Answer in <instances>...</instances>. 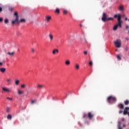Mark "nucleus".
Returning <instances> with one entry per match:
<instances>
[{"label":"nucleus","instance_id":"1","mask_svg":"<svg viewBox=\"0 0 129 129\" xmlns=\"http://www.w3.org/2000/svg\"><path fill=\"white\" fill-rule=\"evenodd\" d=\"M83 118H89V119H92L94 117V114L91 112H89L88 114L84 113L83 115Z\"/></svg>","mask_w":129,"mask_h":129},{"label":"nucleus","instance_id":"2","mask_svg":"<svg viewBox=\"0 0 129 129\" xmlns=\"http://www.w3.org/2000/svg\"><path fill=\"white\" fill-rule=\"evenodd\" d=\"M14 16L16 17V19L15 20L12 21V25H16V24H18L19 23V16L18 15V12H15L14 14Z\"/></svg>","mask_w":129,"mask_h":129},{"label":"nucleus","instance_id":"3","mask_svg":"<svg viewBox=\"0 0 129 129\" xmlns=\"http://www.w3.org/2000/svg\"><path fill=\"white\" fill-rule=\"evenodd\" d=\"M114 44L115 46L117 47V48H120V46H121V41L120 39H117L114 42Z\"/></svg>","mask_w":129,"mask_h":129},{"label":"nucleus","instance_id":"4","mask_svg":"<svg viewBox=\"0 0 129 129\" xmlns=\"http://www.w3.org/2000/svg\"><path fill=\"white\" fill-rule=\"evenodd\" d=\"M112 100V101H116V98L112 96H110L107 98V102L109 103H110V101Z\"/></svg>","mask_w":129,"mask_h":129},{"label":"nucleus","instance_id":"5","mask_svg":"<svg viewBox=\"0 0 129 129\" xmlns=\"http://www.w3.org/2000/svg\"><path fill=\"white\" fill-rule=\"evenodd\" d=\"M107 20V14H106V13H104L103 14V16L102 17V21H103V22H105Z\"/></svg>","mask_w":129,"mask_h":129},{"label":"nucleus","instance_id":"6","mask_svg":"<svg viewBox=\"0 0 129 129\" xmlns=\"http://www.w3.org/2000/svg\"><path fill=\"white\" fill-rule=\"evenodd\" d=\"M114 18H115V19L117 18L118 22H122L121 21V16H120V15H115L114 16Z\"/></svg>","mask_w":129,"mask_h":129},{"label":"nucleus","instance_id":"7","mask_svg":"<svg viewBox=\"0 0 129 129\" xmlns=\"http://www.w3.org/2000/svg\"><path fill=\"white\" fill-rule=\"evenodd\" d=\"M117 107L120 108V109H123L124 108V106L123 105V104H119L117 105Z\"/></svg>","mask_w":129,"mask_h":129},{"label":"nucleus","instance_id":"8","mask_svg":"<svg viewBox=\"0 0 129 129\" xmlns=\"http://www.w3.org/2000/svg\"><path fill=\"white\" fill-rule=\"evenodd\" d=\"M58 53H59V50H58L57 49H54L52 50L53 55H55V54H58Z\"/></svg>","mask_w":129,"mask_h":129},{"label":"nucleus","instance_id":"9","mask_svg":"<svg viewBox=\"0 0 129 129\" xmlns=\"http://www.w3.org/2000/svg\"><path fill=\"white\" fill-rule=\"evenodd\" d=\"M7 82L9 85H11L12 84L13 81L11 78H8L7 79Z\"/></svg>","mask_w":129,"mask_h":129},{"label":"nucleus","instance_id":"10","mask_svg":"<svg viewBox=\"0 0 129 129\" xmlns=\"http://www.w3.org/2000/svg\"><path fill=\"white\" fill-rule=\"evenodd\" d=\"M51 19H52V17L51 16H46L45 17V20L47 21V23H49V22L50 21Z\"/></svg>","mask_w":129,"mask_h":129},{"label":"nucleus","instance_id":"11","mask_svg":"<svg viewBox=\"0 0 129 129\" xmlns=\"http://www.w3.org/2000/svg\"><path fill=\"white\" fill-rule=\"evenodd\" d=\"M48 37L49 38L50 41H53L54 36H53V34H52V33H50L48 35Z\"/></svg>","mask_w":129,"mask_h":129},{"label":"nucleus","instance_id":"12","mask_svg":"<svg viewBox=\"0 0 129 129\" xmlns=\"http://www.w3.org/2000/svg\"><path fill=\"white\" fill-rule=\"evenodd\" d=\"M121 121H119L118 122V129H122V127H121Z\"/></svg>","mask_w":129,"mask_h":129},{"label":"nucleus","instance_id":"13","mask_svg":"<svg viewBox=\"0 0 129 129\" xmlns=\"http://www.w3.org/2000/svg\"><path fill=\"white\" fill-rule=\"evenodd\" d=\"M3 91H5V92H11L10 89L7 88H2Z\"/></svg>","mask_w":129,"mask_h":129},{"label":"nucleus","instance_id":"14","mask_svg":"<svg viewBox=\"0 0 129 129\" xmlns=\"http://www.w3.org/2000/svg\"><path fill=\"white\" fill-rule=\"evenodd\" d=\"M36 87L37 89H42V88L43 87V85L38 84Z\"/></svg>","mask_w":129,"mask_h":129},{"label":"nucleus","instance_id":"15","mask_svg":"<svg viewBox=\"0 0 129 129\" xmlns=\"http://www.w3.org/2000/svg\"><path fill=\"white\" fill-rule=\"evenodd\" d=\"M0 71L2 73H5V72H6V68H1L0 69Z\"/></svg>","mask_w":129,"mask_h":129},{"label":"nucleus","instance_id":"16","mask_svg":"<svg viewBox=\"0 0 129 129\" xmlns=\"http://www.w3.org/2000/svg\"><path fill=\"white\" fill-rule=\"evenodd\" d=\"M65 64L67 66H69V65H70V60H66Z\"/></svg>","mask_w":129,"mask_h":129},{"label":"nucleus","instance_id":"17","mask_svg":"<svg viewBox=\"0 0 129 129\" xmlns=\"http://www.w3.org/2000/svg\"><path fill=\"white\" fill-rule=\"evenodd\" d=\"M119 11H121V12H123V11H124V8L123 7V6H120L119 7Z\"/></svg>","mask_w":129,"mask_h":129},{"label":"nucleus","instance_id":"18","mask_svg":"<svg viewBox=\"0 0 129 129\" xmlns=\"http://www.w3.org/2000/svg\"><path fill=\"white\" fill-rule=\"evenodd\" d=\"M12 116L10 114H9L7 115V119H9V120H12Z\"/></svg>","mask_w":129,"mask_h":129},{"label":"nucleus","instance_id":"19","mask_svg":"<svg viewBox=\"0 0 129 129\" xmlns=\"http://www.w3.org/2000/svg\"><path fill=\"white\" fill-rule=\"evenodd\" d=\"M75 68H76V69H77V70H79V68H80L79 66V64L76 63V65L75 66Z\"/></svg>","mask_w":129,"mask_h":129},{"label":"nucleus","instance_id":"20","mask_svg":"<svg viewBox=\"0 0 129 129\" xmlns=\"http://www.w3.org/2000/svg\"><path fill=\"white\" fill-rule=\"evenodd\" d=\"M7 54L8 55H10V56H13L15 55V52H8Z\"/></svg>","mask_w":129,"mask_h":129},{"label":"nucleus","instance_id":"21","mask_svg":"<svg viewBox=\"0 0 129 129\" xmlns=\"http://www.w3.org/2000/svg\"><path fill=\"white\" fill-rule=\"evenodd\" d=\"M121 23H122V22H118V23L116 24V25L118 27H119V28H121Z\"/></svg>","mask_w":129,"mask_h":129},{"label":"nucleus","instance_id":"22","mask_svg":"<svg viewBox=\"0 0 129 129\" xmlns=\"http://www.w3.org/2000/svg\"><path fill=\"white\" fill-rule=\"evenodd\" d=\"M11 112V108L7 107L6 108V112L9 113V112Z\"/></svg>","mask_w":129,"mask_h":129},{"label":"nucleus","instance_id":"23","mask_svg":"<svg viewBox=\"0 0 129 129\" xmlns=\"http://www.w3.org/2000/svg\"><path fill=\"white\" fill-rule=\"evenodd\" d=\"M24 93H25V92L22 91L20 90H18V94H19V95H21V94H24Z\"/></svg>","mask_w":129,"mask_h":129},{"label":"nucleus","instance_id":"24","mask_svg":"<svg viewBox=\"0 0 129 129\" xmlns=\"http://www.w3.org/2000/svg\"><path fill=\"white\" fill-rule=\"evenodd\" d=\"M55 13H56V14H60V10L59 9V8L56 9Z\"/></svg>","mask_w":129,"mask_h":129},{"label":"nucleus","instance_id":"25","mask_svg":"<svg viewBox=\"0 0 129 129\" xmlns=\"http://www.w3.org/2000/svg\"><path fill=\"white\" fill-rule=\"evenodd\" d=\"M19 22V23H25L26 20L25 19H22L20 20Z\"/></svg>","mask_w":129,"mask_h":129},{"label":"nucleus","instance_id":"26","mask_svg":"<svg viewBox=\"0 0 129 129\" xmlns=\"http://www.w3.org/2000/svg\"><path fill=\"white\" fill-rule=\"evenodd\" d=\"M125 105H128L129 104V101L128 100H126L124 102Z\"/></svg>","mask_w":129,"mask_h":129},{"label":"nucleus","instance_id":"27","mask_svg":"<svg viewBox=\"0 0 129 129\" xmlns=\"http://www.w3.org/2000/svg\"><path fill=\"white\" fill-rule=\"evenodd\" d=\"M117 28H118V26L117 25H115L113 27V30L116 31L117 30Z\"/></svg>","mask_w":129,"mask_h":129},{"label":"nucleus","instance_id":"28","mask_svg":"<svg viewBox=\"0 0 129 129\" xmlns=\"http://www.w3.org/2000/svg\"><path fill=\"white\" fill-rule=\"evenodd\" d=\"M113 20H114L113 18L110 17V18H107L106 21H113Z\"/></svg>","mask_w":129,"mask_h":129},{"label":"nucleus","instance_id":"29","mask_svg":"<svg viewBox=\"0 0 129 129\" xmlns=\"http://www.w3.org/2000/svg\"><path fill=\"white\" fill-rule=\"evenodd\" d=\"M20 83V81L19 80H17L16 81H15V84L16 85H19V84Z\"/></svg>","mask_w":129,"mask_h":129},{"label":"nucleus","instance_id":"30","mask_svg":"<svg viewBox=\"0 0 129 129\" xmlns=\"http://www.w3.org/2000/svg\"><path fill=\"white\" fill-rule=\"evenodd\" d=\"M9 10L10 12H12V11L14 10V7H10L9 8Z\"/></svg>","mask_w":129,"mask_h":129},{"label":"nucleus","instance_id":"31","mask_svg":"<svg viewBox=\"0 0 129 129\" xmlns=\"http://www.w3.org/2000/svg\"><path fill=\"white\" fill-rule=\"evenodd\" d=\"M4 22L5 24H9V20L8 19H5Z\"/></svg>","mask_w":129,"mask_h":129},{"label":"nucleus","instance_id":"32","mask_svg":"<svg viewBox=\"0 0 129 129\" xmlns=\"http://www.w3.org/2000/svg\"><path fill=\"white\" fill-rule=\"evenodd\" d=\"M128 112V111H125V110H124L123 114L124 115H126V114H127Z\"/></svg>","mask_w":129,"mask_h":129},{"label":"nucleus","instance_id":"33","mask_svg":"<svg viewBox=\"0 0 129 129\" xmlns=\"http://www.w3.org/2000/svg\"><path fill=\"white\" fill-rule=\"evenodd\" d=\"M36 102H37V100H33L31 101V104H34V103H36Z\"/></svg>","mask_w":129,"mask_h":129},{"label":"nucleus","instance_id":"34","mask_svg":"<svg viewBox=\"0 0 129 129\" xmlns=\"http://www.w3.org/2000/svg\"><path fill=\"white\" fill-rule=\"evenodd\" d=\"M63 13L64 15H67V14L68 13V11L66 10H63Z\"/></svg>","mask_w":129,"mask_h":129},{"label":"nucleus","instance_id":"35","mask_svg":"<svg viewBox=\"0 0 129 129\" xmlns=\"http://www.w3.org/2000/svg\"><path fill=\"white\" fill-rule=\"evenodd\" d=\"M89 65H90V66H92L93 65V62L92 61V60H91L90 61Z\"/></svg>","mask_w":129,"mask_h":129},{"label":"nucleus","instance_id":"36","mask_svg":"<svg viewBox=\"0 0 129 129\" xmlns=\"http://www.w3.org/2000/svg\"><path fill=\"white\" fill-rule=\"evenodd\" d=\"M124 110H125V111H128V110H129V107H126Z\"/></svg>","mask_w":129,"mask_h":129},{"label":"nucleus","instance_id":"37","mask_svg":"<svg viewBox=\"0 0 129 129\" xmlns=\"http://www.w3.org/2000/svg\"><path fill=\"white\" fill-rule=\"evenodd\" d=\"M117 59H118V60H121V57H120V56H119V55H118L117 56Z\"/></svg>","mask_w":129,"mask_h":129},{"label":"nucleus","instance_id":"38","mask_svg":"<svg viewBox=\"0 0 129 129\" xmlns=\"http://www.w3.org/2000/svg\"><path fill=\"white\" fill-rule=\"evenodd\" d=\"M22 88H25L26 87V85L25 84H23L21 85Z\"/></svg>","mask_w":129,"mask_h":129},{"label":"nucleus","instance_id":"39","mask_svg":"<svg viewBox=\"0 0 129 129\" xmlns=\"http://www.w3.org/2000/svg\"><path fill=\"white\" fill-rule=\"evenodd\" d=\"M3 21H4L3 18L0 17V23H3Z\"/></svg>","mask_w":129,"mask_h":129},{"label":"nucleus","instance_id":"40","mask_svg":"<svg viewBox=\"0 0 129 129\" xmlns=\"http://www.w3.org/2000/svg\"><path fill=\"white\" fill-rule=\"evenodd\" d=\"M7 99H9V100H11V101L13 100V99H12V98H10V97H8L7 98Z\"/></svg>","mask_w":129,"mask_h":129},{"label":"nucleus","instance_id":"41","mask_svg":"<svg viewBox=\"0 0 129 129\" xmlns=\"http://www.w3.org/2000/svg\"><path fill=\"white\" fill-rule=\"evenodd\" d=\"M31 51H32V53H35V49L32 48V49H31Z\"/></svg>","mask_w":129,"mask_h":129},{"label":"nucleus","instance_id":"42","mask_svg":"<svg viewBox=\"0 0 129 129\" xmlns=\"http://www.w3.org/2000/svg\"><path fill=\"white\" fill-rule=\"evenodd\" d=\"M129 28V26L128 25H126V26H125V29H126V30H127V29H128Z\"/></svg>","mask_w":129,"mask_h":129},{"label":"nucleus","instance_id":"43","mask_svg":"<svg viewBox=\"0 0 129 129\" xmlns=\"http://www.w3.org/2000/svg\"><path fill=\"white\" fill-rule=\"evenodd\" d=\"M2 12H3V8L0 7V13H2Z\"/></svg>","mask_w":129,"mask_h":129},{"label":"nucleus","instance_id":"44","mask_svg":"<svg viewBox=\"0 0 129 129\" xmlns=\"http://www.w3.org/2000/svg\"><path fill=\"white\" fill-rule=\"evenodd\" d=\"M122 112H123L122 110H120V111H119V114H121V113H122Z\"/></svg>","mask_w":129,"mask_h":129},{"label":"nucleus","instance_id":"45","mask_svg":"<svg viewBox=\"0 0 129 129\" xmlns=\"http://www.w3.org/2000/svg\"><path fill=\"white\" fill-rule=\"evenodd\" d=\"M84 54H85V55H87V51H84Z\"/></svg>","mask_w":129,"mask_h":129},{"label":"nucleus","instance_id":"46","mask_svg":"<svg viewBox=\"0 0 129 129\" xmlns=\"http://www.w3.org/2000/svg\"><path fill=\"white\" fill-rule=\"evenodd\" d=\"M126 126V125L125 124H123L122 127H125Z\"/></svg>","mask_w":129,"mask_h":129},{"label":"nucleus","instance_id":"47","mask_svg":"<svg viewBox=\"0 0 129 129\" xmlns=\"http://www.w3.org/2000/svg\"><path fill=\"white\" fill-rule=\"evenodd\" d=\"M125 40H126V41H128V40H129L128 37H126Z\"/></svg>","mask_w":129,"mask_h":129},{"label":"nucleus","instance_id":"48","mask_svg":"<svg viewBox=\"0 0 129 129\" xmlns=\"http://www.w3.org/2000/svg\"><path fill=\"white\" fill-rule=\"evenodd\" d=\"M121 120L122 121H124V118H122Z\"/></svg>","mask_w":129,"mask_h":129},{"label":"nucleus","instance_id":"49","mask_svg":"<svg viewBox=\"0 0 129 129\" xmlns=\"http://www.w3.org/2000/svg\"><path fill=\"white\" fill-rule=\"evenodd\" d=\"M124 19H125V21H127L128 20L127 18L126 17H124Z\"/></svg>","mask_w":129,"mask_h":129},{"label":"nucleus","instance_id":"50","mask_svg":"<svg viewBox=\"0 0 129 129\" xmlns=\"http://www.w3.org/2000/svg\"><path fill=\"white\" fill-rule=\"evenodd\" d=\"M127 50H128V48L126 47V48H125V51H127Z\"/></svg>","mask_w":129,"mask_h":129},{"label":"nucleus","instance_id":"51","mask_svg":"<svg viewBox=\"0 0 129 129\" xmlns=\"http://www.w3.org/2000/svg\"><path fill=\"white\" fill-rule=\"evenodd\" d=\"M0 66H3V62H0Z\"/></svg>","mask_w":129,"mask_h":129},{"label":"nucleus","instance_id":"52","mask_svg":"<svg viewBox=\"0 0 129 129\" xmlns=\"http://www.w3.org/2000/svg\"><path fill=\"white\" fill-rule=\"evenodd\" d=\"M3 63H6V60L4 59L3 61Z\"/></svg>","mask_w":129,"mask_h":129},{"label":"nucleus","instance_id":"53","mask_svg":"<svg viewBox=\"0 0 129 129\" xmlns=\"http://www.w3.org/2000/svg\"><path fill=\"white\" fill-rule=\"evenodd\" d=\"M80 26L81 27H82V24H80Z\"/></svg>","mask_w":129,"mask_h":129},{"label":"nucleus","instance_id":"54","mask_svg":"<svg viewBox=\"0 0 129 129\" xmlns=\"http://www.w3.org/2000/svg\"><path fill=\"white\" fill-rule=\"evenodd\" d=\"M127 114H128V115L129 116V112L128 113H127Z\"/></svg>","mask_w":129,"mask_h":129},{"label":"nucleus","instance_id":"55","mask_svg":"<svg viewBox=\"0 0 129 129\" xmlns=\"http://www.w3.org/2000/svg\"><path fill=\"white\" fill-rule=\"evenodd\" d=\"M86 43H87V41L85 40Z\"/></svg>","mask_w":129,"mask_h":129},{"label":"nucleus","instance_id":"56","mask_svg":"<svg viewBox=\"0 0 129 129\" xmlns=\"http://www.w3.org/2000/svg\"><path fill=\"white\" fill-rule=\"evenodd\" d=\"M115 51H117V49H116Z\"/></svg>","mask_w":129,"mask_h":129},{"label":"nucleus","instance_id":"57","mask_svg":"<svg viewBox=\"0 0 129 129\" xmlns=\"http://www.w3.org/2000/svg\"><path fill=\"white\" fill-rule=\"evenodd\" d=\"M128 21H129V19H128Z\"/></svg>","mask_w":129,"mask_h":129}]
</instances>
